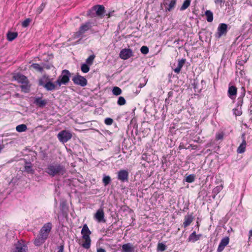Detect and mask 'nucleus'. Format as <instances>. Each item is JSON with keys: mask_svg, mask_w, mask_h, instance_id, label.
I'll return each instance as SVG.
<instances>
[{"mask_svg": "<svg viewBox=\"0 0 252 252\" xmlns=\"http://www.w3.org/2000/svg\"><path fill=\"white\" fill-rule=\"evenodd\" d=\"M70 76V72L68 70L64 69L55 83L53 82V79H50L49 76L44 75L39 79L38 85L43 87L48 91L58 90L62 85L67 84L69 82Z\"/></svg>", "mask_w": 252, "mask_h": 252, "instance_id": "nucleus-1", "label": "nucleus"}, {"mask_svg": "<svg viewBox=\"0 0 252 252\" xmlns=\"http://www.w3.org/2000/svg\"><path fill=\"white\" fill-rule=\"evenodd\" d=\"M52 228V224L51 222H47L42 227L39 234L34 241V244L36 246H40L45 242L49 236Z\"/></svg>", "mask_w": 252, "mask_h": 252, "instance_id": "nucleus-2", "label": "nucleus"}, {"mask_svg": "<svg viewBox=\"0 0 252 252\" xmlns=\"http://www.w3.org/2000/svg\"><path fill=\"white\" fill-rule=\"evenodd\" d=\"M45 172L52 177L61 176L66 173V169L61 164L53 162L47 165Z\"/></svg>", "mask_w": 252, "mask_h": 252, "instance_id": "nucleus-3", "label": "nucleus"}, {"mask_svg": "<svg viewBox=\"0 0 252 252\" xmlns=\"http://www.w3.org/2000/svg\"><path fill=\"white\" fill-rule=\"evenodd\" d=\"M81 233L82 235V238L85 240V242L82 244V246L86 249H89L91 244V239L90 236L91 234V231L87 224L83 225Z\"/></svg>", "mask_w": 252, "mask_h": 252, "instance_id": "nucleus-4", "label": "nucleus"}, {"mask_svg": "<svg viewBox=\"0 0 252 252\" xmlns=\"http://www.w3.org/2000/svg\"><path fill=\"white\" fill-rule=\"evenodd\" d=\"M72 137L71 132L67 130L61 131L57 135L59 140L62 143H65L69 141Z\"/></svg>", "mask_w": 252, "mask_h": 252, "instance_id": "nucleus-5", "label": "nucleus"}, {"mask_svg": "<svg viewBox=\"0 0 252 252\" xmlns=\"http://www.w3.org/2000/svg\"><path fill=\"white\" fill-rule=\"evenodd\" d=\"M92 27V23L90 22H87L82 24L79 29V31L74 33V38H76L81 37L84 33L90 30Z\"/></svg>", "mask_w": 252, "mask_h": 252, "instance_id": "nucleus-6", "label": "nucleus"}, {"mask_svg": "<svg viewBox=\"0 0 252 252\" xmlns=\"http://www.w3.org/2000/svg\"><path fill=\"white\" fill-rule=\"evenodd\" d=\"M72 81L73 83L81 87H85L87 84V80L84 77L79 74L75 75L73 78Z\"/></svg>", "mask_w": 252, "mask_h": 252, "instance_id": "nucleus-7", "label": "nucleus"}, {"mask_svg": "<svg viewBox=\"0 0 252 252\" xmlns=\"http://www.w3.org/2000/svg\"><path fill=\"white\" fill-rule=\"evenodd\" d=\"M128 172L127 170L122 169L117 173V179L121 182H127L128 181Z\"/></svg>", "mask_w": 252, "mask_h": 252, "instance_id": "nucleus-8", "label": "nucleus"}, {"mask_svg": "<svg viewBox=\"0 0 252 252\" xmlns=\"http://www.w3.org/2000/svg\"><path fill=\"white\" fill-rule=\"evenodd\" d=\"M104 212L102 208L98 209L94 215V219L98 222H105Z\"/></svg>", "mask_w": 252, "mask_h": 252, "instance_id": "nucleus-9", "label": "nucleus"}, {"mask_svg": "<svg viewBox=\"0 0 252 252\" xmlns=\"http://www.w3.org/2000/svg\"><path fill=\"white\" fill-rule=\"evenodd\" d=\"M227 32V25L221 23L219 25L218 28V32L216 34L217 38H220L221 36L225 35Z\"/></svg>", "mask_w": 252, "mask_h": 252, "instance_id": "nucleus-10", "label": "nucleus"}, {"mask_svg": "<svg viewBox=\"0 0 252 252\" xmlns=\"http://www.w3.org/2000/svg\"><path fill=\"white\" fill-rule=\"evenodd\" d=\"M27 251L28 247L23 241H18L15 244L14 252H27Z\"/></svg>", "mask_w": 252, "mask_h": 252, "instance_id": "nucleus-11", "label": "nucleus"}, {"mask_svg": "<svg viewBox=\"0 0 252 252\" xmlns=\"http://www.w3.org/2000/svg\"><path fill=\"white\" fill-rule=\"evenodd\" d=\"M94 10H95L96 16L101 18L104 16L105 13V7L102 5L97 4L94 6Z\"/></svg>", "mask_w": 252, "mask_h": 252, "instance_id": "nucleus-12", "label": "nucleus"}, {"mask_svg": "<svg viewBox=\"0 0 252 252\" xmlns=\"http://www.w3.org/2000/svg\"><path fill=\"white\" fill-rule=\"evenodd\" d=\"M120 57L123 60H127L132 56V52L130 49H123L120 53Z\"/></svg>", "mask_w": 252, "mask_h": 252, "instance_id": "nucleus-13", "label": "nucleus"}, {"mask_svg": "<svg viewBox=\"0 0 252 252\" xmlns=\"http://www.w3.org/2000/svg\"><path fill=\"white\" fill-rule=\"evenodd\" d=\"M229 242V238L228 237L223 238L219 245L217 249V252H221L224 248L228 244Z\"/></svg>", "mask_w": 252, "mask_h": 252, "instance_id": "nucleus-14", "label": "nucleus"}, {"mask_svg": "<svg viewBox=\"0 0 252 252\" xmlns=\"http://www.w3.org/2000/svg\"><path fill=\"white\" fill-rule=\"evenodd\" d=\"M135 247L130 243H126L122 246V252H134Z\"/></svg>", "mask_w": 252, "mask_h": 252, "instance_id": "nucleus-15", "label": "nucleus"}, {"mask_svg": "<svg viewBox=\"0 0 252 252\" xmlns=\"http://www.w3.org/2000/svg\"><path fill=\"white\" fill-rule=\"evenodd\" d=\"M15 79L17 80L19 83L23 84H28L29 81L27 78L24 75L17 74L14 76Z\"/></svg>", "mask_w": 252, "mask_h": 252, "instance_id": "nucleus-16", "label": "nucleus"}, {"mask_svg": "<svg viewBox=\"0 0 252 252\" xmlns=\"http://www.w3.org/2000/svg\"><path fill=\"white\" fill-rule=\"evenodd\" d=\"M34 103L38 107L43 108L47 104V100L42 99L41 97H36L34 101Z\"/></svg>", "mask_w": 252, "mask_h": 252, "instance_id": "nucleus-17", "label": "nucleus"}, {"mask_svg": "<svg viewBox=\"0 0 252 252\" xmlns=\"http://www.w3.org/2000/svg\"><path fill=\"white\" fill-rule=\"evenodd\" d=\"M193 220V217L191 214H188L185 217V221L183 222V226L185 228L189 226Z\"/></svg>", "mask_w": 252, "mask_h": 252, "instance_id": "nucleus-18", "label": "nucleus"}, {"mask_svg": "<svg viewBox=\"0 0 252 252\" xmlns=\"http://www.w3.org/2000/svg\"><path fill=\"white\" fill-rule=\"evenodd\" d=\"M201 236H202L201 234L197 235L196 234V232L195 231H193L189 236V237L188 238V241L189 242H195L197 241V240H199Z\"/></svg>", "mask_w": 252, "mask_h": 252, "instance_id": "nucleus-19", "label": "nucleus"}, {"mask_svg": "<svg viewBox=\"0 0 252 252\" xmlns=\"http://www.w3.org/2000/svg\"><path fill=\"white\" fill-rule=\"evenodd\" d=\"M237 89L235 86H229L228 88V93L229 96L232 98L233 96H235L237 94Z\"/></svg>", "mask_w": 252, "mask_h": 252, "instance_id": "nucleus-20", "label": "nucleus"}, {"mask_svg": "<svg viewBox=\"0 0 252 252\" xmlns=\"http://www.w3.org/2000/svg\"><path fill=\"white\" fill-rule=\"evenodd\" d=\"M25 171L28 173L33 174L34 170L32 169V163L30 162H26Z\"/></svg>", "mask_w": 252, "mask_h": 252, "instance_id": "nucleus-21", "label": "nucleus"}, {"mask_svg": "<svg viewBox=\"0 0 252 252\" xmlns=\"http://www.w3.org/2000/svg\"><path fill=\"white\" fill-rule=\"evenodd\" d=\"M185 59H182L178 61L177 66L174 70L176 73H178L180 72L182 67H183L185 63Z\"/></svg>", "mask_w": 252, "mask_h": 252, "instance_id": "nucleus-22", "label": "nucleus"}, {"mask_svg": "<svg viewBox=\"0 0 252 252\" xmlns=\"http://www.w3.org/2000/svg\"><path fill=\"white\" fill-rule=\"evenodd\" d=\"M223 188L221 184L220 186L216 187L212 190L213 198H215L216 196L222 189Z\"/></svg>", "mask_w": 252, "mask_h": 252, "instance_id": "nucleus-23", "label": "nucleus"}, {"mask_svg": "<svg viewBox=\"0 0 252 252\" xmlns=\"http://www.w3.org/2000/svg\"><path fill=\"white\" fill-rule=\"evenodd\" d=\"M6 35L7 40L9 41H12L17 37L18 33L16 32H8Z\"/></svg>", "mask_w": 252, "mask_h": 252, "instance_id": "nucleus-24", "label": "nucleus"}, {"mask_svg": "<svg viewBox=\"0 0 252 252\" xmlns=\"http://www.w3.org/2000/svg\"><path fill=\"white\" fill-rule=\"evenodd\" d=\"M246 142L245 140H243L242 143L238 147L237 149V152L240 154L243 153L246 150Z\"/></svg>", "mask_w": 252, "mask_h": 252, "instance_id": "nucleus-25", "label": "nucleus"}, {"mask_svg": "<svg viewBox=\"0 0 252 252\" xmlns=\"http://www.w3.org/2000/svg\"><path fill=\"white\" fill-rule=\"evenodd\" d=\"M206 17V20L209 22H211L213 20V14L210 10H207L205 12Z\"/></svg>", "mask_w": 252, "mask_h": 252, "instance_id": "nucleus-26", "label": "nucleus"}, {"mask_svg": "<svg viewBox=\"0 0 252 252\" xmlns=\"http://www.w3.org/2000/svg\"><path fill=\"white\" fill-rule=\"evenodd\" d=\"M27 129V126L25 124H21L16 126V129L18 132H22L25 131Z\"/></svg>", "mask_w": 252, "mask_h": 252, "instance_id": "nucleus-27", "label": "nucleus"}, {"mask_svg": "<svg viewBox=\"0 0 252 252\" xmlns=\"http://www.w3.org/2000/svg\"><path fill=\"white\" fill-rule=\"evenodd\" d=\"M190 1L191 0H185L180 8V10L182 11L186 9L189 6Z\"/></svg>", "mask_w": 252, "mask_h": 252, "instance_id": "nucleus-28", "label": "nucleus"}, {"mask_svg": "<svg viewBox=\"0 0 252 252\" xmlns=\"http://www.w3.org/2000/svg\"><path fill=\"white\" fill-rule=\"evenodd\" d=\"M95 58V55L93 54L90 55L86 60V63L89 65H91L93 63L94 60Z\"/></svg>", "mask_w": 252, "mask_h": 252, "instance_id": "nucleus-29", "label": "nucleus"}, {"mask_svg": "<svg viewBox=\"0 0 252 252\" xmlns=\"http://www.w3.org/2000/svg\"><path fill=\"white\" fill-rule=\"evenodd\" d=\"M111 179L109 176L105 175V176H104L103 179H102V182L105 186H106L107 185L109 184L111 182Z\"/></svg>", "mask_w": 252, "mask_h": 252, "instance_id": "nucleus-30", "label": "nucleus"}, {"mask_svg": "<svg viewBox=\"0 0 252 252\" xmlns=\"http://www.w3.org/2000/svg\"><path fill=\"white\" fill-rule=\"evenodd\" d=\"M122 90L118 87H114L112 90L113 94L115 95H119L122 94Z\"/></svg>", "mask_w": 252, "mask_h": 252, "instance_id": "nucleus-31", "label": "nucleus"}, {"mask_svg": "<svg viewBox=\"0 0 252 252\" xmlns=\"http://www.w3.org/2000/svg\"><path fill=\"white\" fill-rule=\"evenodd\" d=\"M176 1L177 0H171L169 3L168 7L167 8V10L170 11L174 9L176 3Z\"/></svg>", "mask_w": 252, "mask_h": 252, "instance_id": "nucleus-32", "label": "nucleus"}, {"mask_svg": "<svg viewBox=\"0 0 252 252\" xmlns=\"http://www.w3.org/2000/svg\"><path fill=\"white\" fill-rule=\"evenodd\" d=\"M31 66L40 72H42L43 71V68L38 63H33L32 64Z\"/></svg>", "mask_w": 252, "mask_h": 252, "instance_id": "nucleus-33", "label": "nucleus"}, {"mask_svg": "<svg viewBox=\"0 0 252 252\" xmlns=\"http://www.w3.org/2000/svg\"><path fill=\"white\" fill-rule=\"evenodd\" d=\"M89 65L86 63H83L81 65V69L84 73H87L90 70Z\"/></svg>", "mask_w": 252, "mask_h": 252, "instance_id": "nucleus-34", "label": "nucleus"}, {"mask_svg": "<svg viewBox=\"0 0 252 252\" xmlns=\"http://www.w3.org/2000/svg\"><path fill=\"white\" fill-rule=\"evenodd\" d=\"M87 15L91 18H94L96 16L95 10H94V6L88 11Z\"/></svg>", "mask_w": 252, "mask_h": 252, "instance_id": "nucleus-35", "label": "nucleus"}, {"mask_svg": "<svg viewBox=\"0 0 252 252\" xmlns=\"http://www.w3.org/2000/svg\"><path fill=\"white\" fill-rule=\"evenodd\" d=\"M195 180V176L193 174H190L187 176L186 181L188 183H192Z\"/></svg>", "mask_w": 252, "mask_h": 252, "instance_id": "nucleus-36", "label": "nucleus"}, {"mask_svg": "<svg viewBox=\"0 0 252 252\" xmlns=\"http://www.w3.org/2000/svg\"><path fill=\"white\" fill-rule=\"evenodd\" d=\"M126 103V101L125 98L123 96H120L118 98V100L117 101V104L119 105H124Z\"/></svg>", "mask_w": 252, "mask_h": 252, "instance_id": "nucleus-37", "label": "nucleus"}, {"mask_svg": "<svg viewBox=\"0 0 252 252\" xmlns=\"http://www.w3.org/2000/svg\"><path fill=\"white\" fill-rule=\"evenodd\" d=\"M166 248V246L162 243H159L158 245V250L160 252L164 251Z\"/></svg>", "mask_w": 252, "mask_h": 252, "instance_id": "nucleus-38", "label": "nucleus"}, {"mask_svg": "<svg viewBox=\"0 0 252 252\" xmlns=\"http://www.w3.org/2000/svg\"><path fill=\"white\" fill-rule=\"evenodd\" d=\"M31 21V20L30 18L26 19L22 23V27H27L29 25Z\"/></svg>", "mask_w": 252, "mask_h": 252, "instance_id": "nucleus-39", "label": "nucleus"}, {"mask_svg": "<svg viewBox=\"0 0 252 252\" xmlns=\"http://www.w3.org/2000/svg\"><path fill=\"white\" fill-rule=\"evenodd\" d=\"M113 122H114L113 120L110 118H107L104 120L105 124L106 125H108V126L111 125L113 124Z\"/></svg>", "mask_w": 252, "mask_h": 252, "instance_id": "nucleus-40", "label": "nucleus"}, {"mask_svg": "<svg viewBox=\"0 0 252 252\" xmlns=\"http://www.w3.org/2000/svg\"><path fill=\"white\" fill-rule=\"evenodd\" d=\"M141 52L143 54H147L149 52V49L147 46H143L140 49Z\"/></svg>", "mask_w": 252, "mask_h": 252, "instance_id": "nucleus-41", "label": "nucleus"}, {"mask_svg": "<svg viewBox=\"0 0 252 252\" xmlns=\"http://www.w3.org/2000/svg\"><path fill=\"white\" fill-rule=\"evenodd\" d=\"M147 82V80L146 79L143 78L142 79V80L141 81V83L139 84V85L138 86V88L140 89L143 88L144 86H145Z\"/></svg>", "mask_w": 252, "mask_h": 252, "instance_id": "nucleus-42", "label": "nucleus"}, {"mask_svg": "<svg viewBox=\"0 0 252 252\" xmlns=\"http://www.w3.org/2000/svg\"><path fill=\"white\" fill-rule=\"evenodd\" d=\"M223 133L222 132L217 133L216 135V139L217 140H221L223 138Z\"/></svg>", "mask_w": 252, "mask_h": 252, "instance_id": "nucleus-43", "label": "nucleus"}, {"mask_svg": "<svg viewBox=\"0 0 252 252\" xmlns=\"http://www.w3.org/2000/svg\"><path fill=\"white\" fill-rule=\"evenodd\" d=\"M233 112L236 116H240L242 114L241 111L238 109H233Z\"/></svg>", "mask_w": 252, "mask_h": 252, "instance_id": "nucleus-44", "label": "nucleus"}, {"mask_svg": "<svg viewBox=\"0 0 252 252\" xmlns=\"http://www.w3.org/2000/svg\"><path fill=\"white\" fill-rule=\"evenodd\" d=\"M225 0H215V2L216 4H219L220 7L222 6V3H223Z\"/></svg>", "mask_w": 252, "mask_h": 252, "instance_id": "nucleus-45", "label": "nucleus"}, {"mask_svg": "<svg viewBox=\"0 0 252 252\" xmlns=\"http://www.w3.org/2000/svg\"><path fill=\"white\" fill-rule=\"evenodd\" d=\"M58 252H63V250H64L63 245L62 244L61 246H59L58 248Z\"/></svg>", "mask_w": 252, "mask_h": 252, "instance_id": "nucleus-46", "label": "nucleus"}, {"mask_svg": "<svg viewBox=\"0 0 252 252\" xmlns=\"http://www.w3.org/2000/svg\"><path fill=\"white\" fill-rule=\"evenodd\" d=\"M241 90H242V96H244L245 95V88L244 87H242V88H241Z\"/></svg>", "mask_w": 252, "mask_h": 252, "instance_id": "nucleus-47", "label": "nucleus"}, {"mask_svg": "<svg viewBox=\"0 0 252 252\" xmlns=\"http://www.w3.org/2000/svg\"><path fill=\"white\" fill-rule=\"evenodd\" d=\"M97 252H106V251L102 248H98L97 249Z\"/></svg>", "mask_w": 252, "mask_h": 252, "instance_id": "nucleus-48", "label": "nucleus"}, {"mask_svg": "<svg viewBox=\"0 0 252 252\" xmlns=\"http://www.w3.org/2000/svg\"><path fill=\"white\" fill-rule=\"evenodd\" d=\"M27 87H28V84H24L23 85H22L21 86V88L22 89H26L27 88Z\"/></svg>", "mask_w": 252, "mask_h": 252, "instance_id": "nucleus-49", "label": "nucleus"}, {"mask_svg": "<svg viewBox=\"0 0 252 252\" xmlns=\"http://www.w3.org/2000/svg\"><path fill=\"white\" fill-rule=\"evenodd\" d=\"M113 12H109L108 14H106L109 17H111L112 14V13Z\"/></svg>", "mask_w": 252, "mask_h": 252, "instance_id": "nucleus-50", "label": "nucleus"}, {"mask_svg": "<svg viewBox=\"0 0 252 252\" xmlns=\"http://www.w3.org/2000/svg\"><path fill=\"white\" fill-rule=\"evenodd\" d=\"M3 145H0V153L1 152V150L3 149Z\"/></svg>", "mask_w": 252, "mask_h": 252, "instance_id": "nucleus-51", "label": "nucleus"}, {"mask_svg": "<svg viewBox=\"0 0 252 252\" xmlns=\"http://www.w3.org/2000/svg\"><path fill=\"white\" fill-rule=\"evenodd\" d=\"M250 236H252V230H251L249 232Z\"/></svg>", "mask_w": 252, "mask_h": 252, "instance_id": "nucleus-52", "label": "nucleus"}, {"mask_svg": "<svg viewBox=\"0 0 252 252\" xmlns=\"http://www.w3.org/2000/svg\"><path fill=\"white\" fill-rule=\"evenodd\" d=\"M238 64L242 65L241 61H239L237 63Z\"/></svg>", "mask_w": 252, "mask_h": 252, "instance_id": "nucleus-53", "label": "nucleus"}, {"mask_svg": "<svg viewBox=\"0 0 252 252\" xmlns=\"http://www.w3.org/2000/svg\"><path fill=\"white\" fill-rule=\"evenodd\" d=\"M230 229H231V230H228V232H229V231H232V229L231 228H230Z\"/></svg>", "mask_w": 252, "mask_h": 252, "instance_id": "nucleus-54", "label": "nucleus"}, {"mask_svg": "<svg viewBox=\"0 0 252 252\" xmlns=\"http://www.w3.org/2000/svg\"><path fill=\"white\" fill-rule=\"evenodd\" d=\"M230 229H231V230H228V232H229V231H232V229L231 228H230Z\"/></svg>", "mask_w": 252, "mask_h": 252, "instance_id": "nucleus-55", "label": "nucleus"}, {"mask_svg": "<svg viewBox=\"0 0 252 252\" xmlns=\"http://www.w3.org/2000/svg\"><path fill=\"white\" fill-rule=\"evenodd\" d=\"M230 229H231V230H228V232H229V231H232V229L231 228H230Z\"/></svg>", "mask_w": 252, "mask_h": 252, "instance_id": "nucleus-56", "label": "nucleus"}, {"mask_svg": "<svg viewBox=\"0 0 252 252\" xmlns=\"http://www.w3.org/2000/svg\"><path fill=\"white\" fill-rule=\"evenodd\" d=\"M168 94H169V95H171V94H170V93H168Z\"/></svg>", "mask_w": 252, "mask_h": 252, "instance_id": "nucleus-57", "label": "nucleus"}, {"mask_svg": "<svg viewBox=\"0 0 252 252\" xmlns=\"http://www.w3.org/2000/svg\"><path fill=\"white\" fill-rule=\"evenodd\" d=\"M168 94H169V95H171V94H170V93H168Z\"/></svg>", "mask_w": 252, "mask_h": 252, "instance_id": "nucleus-58", "label": "nucleus"}]
</instances>
